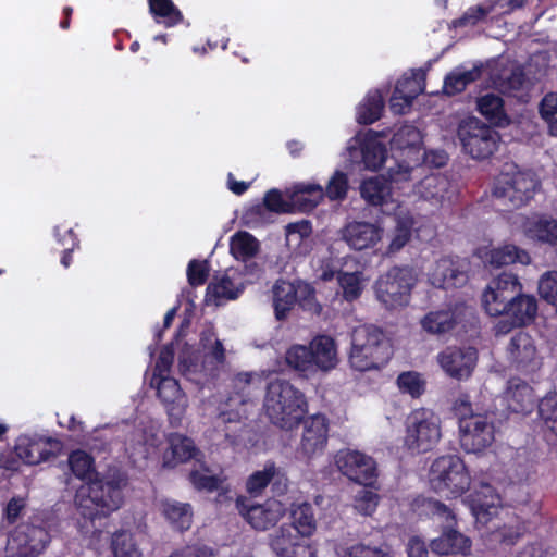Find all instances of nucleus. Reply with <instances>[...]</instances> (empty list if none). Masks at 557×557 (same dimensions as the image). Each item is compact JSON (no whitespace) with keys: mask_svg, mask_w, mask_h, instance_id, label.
<instances>
[{"mask_svg":"<svg viewBox=\"0 0 557 557\" xmlns=\"http://www.w3.org/2000/svg\"><path fill=\"white\" fill-rule=\"evenodd\" d=\"M264 410L274 425L292 430L300 423L307 412L306 397L289 382L274 380L267 388Z\"/></svg>","mask_w":557,"mask_h":557,"instance_id":"nucleus-1","label":"nucleus"},{"mask_svg":"<svg viewBox=\"0 0 557 557\" xmlns=\"http://www.w3.org/2000/svg\"><path fill=\"white\" fill-rule=\"evenodd\" d=\"M124 486L122 476L95 479L77 490L75 505L81 515L88 519L107 516L121 507Z\"/></svg>","mask_w":557,"mask_h":557,"instance_id":"nucleus-2","label":"nucleus"},{"mask_svg":"<svg viewBox=\"0 0 557 557\" xmlns=\"http://www.w3.org/2000/svg\"><path fill=\"white\" fill-rule=\"evenodd\" d=\"M431 488L446 498L460 497L471 485V478L463 460L457 455L437 457L429 471Z\"/></svg>","mask_w":557,"mask_h":557,"instance_id":"nucleus-3","label":"nucleus"},{"mask_svg":"<svg viewBox=\"0 0 557 557\" xmlns=\"http://www.w3.org/2000/svg\"><path fill=\"white\" fill-rule=\"evenodd\" d=\"M442 438L440 417L431 409L412 410L405 421L404 447L412 455L431 451Z\"/></svg>","mask_w":557,"mask_h":557,"instance_id":"nucleus-4","label":"nucleus"},{"mask_svg":"<svg viewBox=\"0 0 557 557\" xmlns=\"http://www.w3.org/2000/svg\"><path fill=\"white\" fill-rule=\"evenodd\" d=\"M539 186V180L533 173L509 165L497 176L493 196L504 205L519 208L533 198Z\"/></svg>","mask_w":557,"mask_h":557,"instance_id":"nucleus-5","label":"nucleus"},{"mask_svg":"<svg viewBox=\"0 0 557 557\" xmlns=\"http://www.w3.org/2000/svg\"><path fill=\"white\" fill-rule=\"evenodd\" d=\"M50 540L44 518L35 515L27 522L18 524L10 534L7 550L11 556L33 557L41 554Z\"/></svg>","mask_w":557,"mask_h":557,"instance_id":"nucleus-6","label":"nucleus"},{"mask_svg":"<svg viewBox=\"0 0 557 557\" xmlns=\"http://www.w3.org/2000/svg\"><path fill=\"white\" fill-rule=\"evenodd\" d=\"M462 149L473 159L491 157L498 147L499 134L476 117L460 122L457 131Z\"/></svg>","mask_w":557,"mask_h":557,"instance_id":"nucleus-7","label":"nucleus"},{"mask_svg":"<svg viewBox=\"0 0 557 557\" xmlns=\"http://www.w3.org/2000/svg\"><path fill=\"white\" fill-rule=\"evenodd\" d=\"M382 332L373 326L356 327L351 335V351L349 361L358 371L377 369L381 358Z\"/></svg>","mask_w":557,"mask_h":557,"instance_id":"nucleus-8","label":"nucleus"},{"mask_svg":"<svg viewBox=\"0 0 557 557\" xmlns=\"http://www.w3.org/2000/svg\"><path fill=\"white\" fill-rule=\"evenodd\" d=\"M428 508L432 515L437 516L447 523V528L443 533L437 539L432 540L430 544L432 552L438 555H469L471 540L450 528L456 520L451 510L438 500H429Z\"/></svg>","mask_w":557,"mask_h":557,"instance_id":"nucleus-9","label":"nucleus"},{"mask_svg":"<svg viewBox=\"0 0 557 557\" xmlns=\"http://www.w3.org/2000/svg\"><path fill=\"white\" fill-rule=\"evenodd\" d=\"M523 285L517 274L503 272L492 278L482 292L481 301L485 312L491 317H500L509 306L515 294L521 292Z\"/></svg>","mask_w":557,"mask_h":557,"instance_id":"nucleus-10","label":"nucleus"},{"mask_svg":"<svg viewBox=\"0 0 557 557\" xmlns=\"http://www.w3.org/2000/svg\"><path fill=\"white\" fill-rule=\"evenodd\" d=\"M460 445L467 453L478 454L494 442L495 428L491 413L465 417L459 422Z\"/></svg>","mask_w":557,"mask_h":557,"instance_id":"nucleus-11","label":"nucleus"},{"mask_svg":"<svg viewBox=\"0 0 557 557\" xmlns=\"http://www.w3.org/2000/svg\"><path fill=\"white\" fill-rule=\"evenodd\" d=\"M349 159L363 164L364 169L376 171L383 163V134L369 129L358 134L348 145Z\"/></svg>","mask_w":557,"mask_h":557,"instance_id":"nucleus-12","label":"nucleus"},{"mask_svg":"<svg viewBox=\"0 0 557 557\" xmlns=\"http://www.w3.org/2000/svg\"><path fill=\"white\" fill-rule=\"evenodd\" d=\"M335 465L341 473L362 485H371L377 478V468L373 458L358 450L338 451Z\"/></svg>","mask_w":557,"mask_h":557,"instance_id":"nucleus-13","label":"nucleus"},{"mask_svg":"<svg viewBox=\"0 0 557 557\" xmlns=\"http://www.w3.org/2000/svg\"><path fill=\"white\" fill-rule=\"evenodd\" d=\"M512 226L534 244L557 248V220L550 216L519 214L515 216Z\"/></svg>","mask_w":557,"mask_h":557,"instance_id":"nucleus-14","label":"nucleus"},{"mask_svg":"<svg viewBox=\"0 0 557 557\" xmlns=\"http://www.w3.org/2000/svg\"><path fill=\"white\" fill-rule=\"evenodd\" d=\"M237 509L244 519L256 530H268L285 515L286 506L271 498L263 504H248L237 500Z\"/></svg>","mask_w":557,"mask_h":557,"instance_id":"nucleus-15","label":"nucleus"},{"mask_svg":"<svg viewBox=\"0 0 557 557\" xmlns=\"http://www.w3.org/2000/svg\"><path fill=\"white\" fill-rule=\"evenodd\" d=\"M478 361V351L472 347H447L437 355L441 369L450 377L466 380L471 376Z\"/></svg>","mask_w":557,"mask_h":557,"instance_id":"nucleus-16","label":"nucleus"},{"mask_svg":"<svg viewBox=\"0 0 557 557\" xmlns=\"http://www.w3.org/2000/svg\"><path fill=\"white\" fill-rule=\"evenodd\" d=\"M428 276L431 285L445 289L461 287L468 282L465 262L447 256L435 260Z\"/></svg>","mask_w":557,"mask_h":557,"instance_id":"nucleus-17","label":"nucleus"},{"mask_svg":"<svg viewBox=\"0 0 557 557\" xmlns=\"http://www.w3.org/2000/svg\"><path fill=\"white\" fill-rule=\"evenodd\" d=\"M270 546L276 557H315L309 540L287 525H282L271 535Z\"/></svg>","mask_w":557,"mask_h":557,"instance_id":"nucleus-18","label":"nucleus"},{"mask_svg":"<svg viewBox=\"0 0 557 557\" xmlns=\"http://www.w3.org/2000/svg\"><path fill=\"white\" fill-rule=\"evenodd\" d=\"M150 384L157 389L158 397L166 407L171 421L180 423L188 407V400L178 382L171 376H162L151 377Z\"/></svg>","mask_w":557,"mask_h":557,"instance_id":"nucleus-19","label":"nucleus"},{"mask_svg":"<svg viewBox=\"0 0 557 557\" xmlns=\"http://www.w3.org/2000/svg\"><path fill=\"white\" fill-rule=\"evenodd\" d=\"M508 356L511 363L524 372H533L542 366L534 339L525 332H519L511 338Z\"/></svg>","mask_w":557,"mask_h":557,"instance_id":"nucleus-20","label":"nucleus"},{"mask_svg":"<svg viewBox=\"0 0 557 557\" xmlns=\"http://www.w3.org/2000/svg\"><path fill=\"white\" fill-rule=\"evenodd\" d=\"M329 423L324 416L314 414L304 422L299 453L307 458L321 455L327 443Z\"/></svg>","mask_w":557,"mask_h":557,"instance_id":"nucleus-21","label":"nucleus"},{"mask_svg":"<svg viewBox=\"0 0 557 557\" xmlns=\"http://www.w3.org/2000/svg\"><path fill=\"white\" fill-rule=\"evenodd\" d=\"M473 318V309L463 304L454 308L432 311L421 321L424 331L432 334H441L450 331L455 325Z\"/></svg>","mask_w":557,"mask_h":557,"instance_id":"nucleus-22","label":"nucleus"},{"mask_svg":"<svg viewBox=\"0 0 557 557\" xmlns=\"http://www.w3.org/2000/svg\"><path fill=\"white\" fill-rule=\"evenodd\" d=\"M417 282V275L410 268H394L387 273L385 295L389 297L391 306L403 307L408 304L410 290ZM388 302L385 299V305Z\"/></svg>","mask_w":557,"mask_h":557,"instance_id":"nucleus-23","label":"nucleus"},{"mask_svg":"<svg viewBox=\"0 0 557 557\" xmlns=\"http://www.w3.org/2000/svg\"><path fill=\"white\" fill-rule=\"evenodd\" d=\"M475 255L483 263L493 268H500L512 263L529 265L532 262L530 253L513 244H505L499 247H479Z\"/></svg>","mask_w":557,"mask_h":557,"instance_id":"nucleus-24","label":"nucleus"},{"mask_svg":"<svg viewBox=\"0 0 557 557\" xmlns=\"http://www.w3.org/2000/svg\"><path fill=\"white\" fill-rule=\"evenodd\" d=\"M311 294L312 289L308 284L278 281L273 287V305L276 319L283 320L301 296H310Z\"/></svg>","mask_w":557,"mask_h":557,"instance_id":"nucleus-25","label":"nucleus"},{"mask_svg":"<svg viewBox=\"0 0 557 557\" xmlns=\"http://www.w3.org/2000/svg\"><path fill=\"white\" fill-rule=\"evenodd\" d=\"M499 497L490 484H482L481 491L467 496L463 503L469 506L478 523L487 524L498 515Z\"/></svg>","mask_w":557,"mask_h":557,"instance_id":"nucleus-26","label":"nucleus"},{"mask_svg":"<svg viewBox=\"0 0 557 557\" xmlns=\"http://www.w3.org/2000/svg\"><path fill=\"white\" fill-rule=\"evenodd\" d=\"M503 399L509 411L521 414L532 412L536 403L533 388L520 379L508 381Z\"/></svg>","mask_w":557,"mask_h":557,"instance_id":"nucleus-27","label":"nucleus"},{"mask_svg":"<svg viewBox=\"0 0 557 557\" xmlns=\"http://www.w3.org/2000/svg\"><path fill=\"white\" fill-rule=\"evenodd\" d=\"M169 447L163 453V466L174 468L178 463L197 458L199 450L194 441L183 434L173 433L168 438Z\"/></svg>","mask_w":557,"mask_h":557,"instance_id":"nucleus-28","label":"nucleus"},{"mask_svg":"<svg viewBox=\"0 0 557 557\" xmlns=\"http://www.w3.org/2000/svg\"><path fill=\"white\" fill-rule=\"evenodd\" d=\"M342 237L347 245L356 250L372 247L381 239L380 228L371 223L352 222L342 231Z\"/></svg>","mask_w":557,"mask_h":557,"instance_id":"nucleus-29","label":"nucleus"},{"mask_svg":"<svg viewBox=\"0 0 557 557\" xmlns=\"http://www.w3.org/2000/svg\"><path fill=\"white\" fill-rule=\"evenodd\" d=\"M524 2L525 0H487L482 4L469 8L462 17L454 22V26L475 25L487 14L494 12L496 7L502 9V13L508 14L516 9L522 8Z\"/></svg>","mask_w":557,"mask_h":557,"instance_id":"nucleus-30","label":"nucleus"},{"mask_svg":"<svg viewBox=\"0 0 557 557\" xmlns=\"http://www.w3.org/2000/svg\"><path fill=\"white\" fill-rule=\"evenodd\" d=\"M537 300L535 296L518 292L503 315L511 319L517 326H527L531 324L537 315Z\"/></svg>","mask_w":557,"mask_h":557,"instance_id":"nucleus-31","label":"nucleus"},{"mask_svg":"<svg viewBox=\"0 0 557 557\" xmlns=\"http://www.w3.org/2000/svg\"><path fill=\"white\" fill-rule=\"evenodd\" d=\"M50 445V440L20 436L15 445V455L26 465H38L52 455Z\"/></svg>","mask_w":557,"mask_h":557,"instance_id":"nucleus-32","label":"nucleus"},{"mask_svg":"<svg viewBox=\"0 0 557 557\" xmlns=\"http://www.w3.org/2000/svg\"><path fill=\"white\" fill-rule=\"evenodd\" d=\"M419 193L422 198L438 206L450 203L456 196L450 182L443 175L426 176L420 183Z\"/></svg>","mask_w":557,"mask_h":557,"instance_id":"nucleus-33","label":"nucleus"},{"mask_svg":"<svg viewBox=\"0 0 557 557\" xmlns=\"http://www.w3.org/2000/svg\"><path fill=\"white\" fill-rule=\"evenodd\" d=\"M311 352L314 372H327L337 364V351L334 341L325 335L318 336L311 342Z\"/></svg>","mask_w":557,"mask_h":557,"instance_id":"nucleus-34","label":"nucleus"},{"mask_svg":"<svg viewBox=\"0 0 557 557\" xmlns=\"http://www.w3.org/2000/svg\"><path fill=\"white\" fill-rule=\"evenodd\" d=\"M391 145L392 148L408 150V153L412 154L411 160L414 164L421 162L422 135L416 126L409 124L400 126L394 134Z\"/></svg>","mask_w":557,"mask_h":557,"instance_id":"nucleus-35","label":"nucleus"},{"mask_svg":"<svg viewBox=\"0 0 557 557\" xmlns=\"http://www.w3.org/2000/svg\"><path fill=\"white\" fill-rule=\"evenodd\" d=\"M159 507L162 516L174 529L184 531L190 528L193 511L189 504L174 499H163L160 502Z\"/></svg>","mask_w":557,"mask_h":557,"instance_id":"nucleus-36","label":"nucleus"},{"mask_svg":"<svg viewBox=\"0 0 557 557\" xmlns=\"http://www.w3.org/2000/svg\"><path fill=\"white\" fill-rule=\"evenodd\" d=\"M476 109L490 123L504 127L509 124L503 99L494 94H486L476 100Z\"/></svg>","mask_w":557,"mask_h":557,"instance_id":"nucleus-37","label":"nucleus"},{"mask_svg":"<svg viewBox=\"0 0 557 557\" xmlns=\"http://www.w3.org/2000/svg\"><path fill=\"white\" fill-rule=\"evenodd\" d=\"M396 207L398 211L391 216V220L395 224V228L388 246V250L391 252L398 251L408 243L413 225L412 216L410 215L409 211L399 205Z\"/></svg>","mask_w":557,"mask_h":557,"instance_id":"nucleus-38","label":"nucleus"},{"mask_svg":"<svg viewBox=\"0 0 557 557\" xmlns=\"http://www.w3.org/2000/svg\"><path fill=\"white\" fill-rule=\"evenodd\" d=\"M293 531L309 539L317 530V520L313 507L309 503L295 505L290 511Z\"/></svg>","mask_w":557,"mask_h":557,"instance_id":"nucleus-39","label":"nucleus"},{"mask_svg":"<svg viewBox=\"0 0 557 557\" xmlns=\"http://www.w3.org/2000/svg\"><path fill=\"white\" fill-rule=\"evenodd\" d=\"M242 287L236 284L228 274H224L214 280L207 287V301L220 305L224 300H231L238 297Z\"/></svg>","mask_w":557,"mask_h":557,"instance_id":"nucleus-40","label":"nucleus"},{"mask_svg":"<svg viewBox=\"0 0 557 557\" xmlns=\"http://www.w3.org/2000/svg\"><path fill=\"white\" fill-rule=\"evenodd\" d=\"M324 190L318 184L299 183L296 184L290 193L293 205L299 206L302 210L314 208L323 198Z\"/></svg>","mask_w":557,"mask_h":557,"instance_id":"nucleus-41","label":"nucleus"},{"mask_svg":"<svg viewBox=\"0 0 557 557\" xmlns=\"http://www.w3.org/2000/svg\"><path fill=\"white\" fill-rule=\"evenodd\" d=\"M481 70L478 66L472 69L458 67L449 73L444 81V91L447 95H456L467 87L471 82L480 77Z\"/></svg>","mask_w":557,"mask_h":557,"instance_id":"nucleus-42","label":"nucleus"},{"mask_svg":"<svg viewBox=\"0 0 557 557\" xmlns=\"http://www.w3.org/2000/svg\"><path fill=\"white\" fill-rule=\"evenodd\" d=\"M286 363L294 370L310 375L315 373L313 368L311 343L309 346L293 345L285 354Z\"/></svg>","mask_w":557,"mask_h":557,"instance_id":"nucleus-43","label":"nucleus"},{"mask_svg":"<svg viewBox=\"0 0 557 557\" xmlns=\"http://www.w3.org/2000/svg\"><path fill=\"white\" fill-rule=\"evenodd\" d=\"M425 76L426 72L424 69H411L404 73V75L397 81L395 87H400L407 99L414 100L420 94L425 90Z\"/></svg>","mask_w":557,"mask_h":557,"instance_id":"nucleus-44","label":"nucleus"},{"mask_svg":"<svg viewBox=\"0 0 557 557\" xmlns=\"http://www.w3.org/2000/svg\"><path fill=\"white\" fill-rule=\"evenodd\" d=\"M383 108V96L381 90L371 91L364 101L357 109V122L359 124H371L381 117Z\"/></svg>","mask_w":557,"mask_h":557,"instance_id":"nucleus-45","label":"nucleus"},{"mask_svg":"<svg viewBox=\"0 0 557 557\" xmlns=\"http://www.w3.org/2000/svg\"><path fill=\"white\" fill-rule=\"evenodd\" d=\"M230 250L236 259L246 261L258 253L259 242L247 232H238L231 238Z\"/></svg>","mask_w":557,"mask_h":557,"instance_id":"nucleus-46","label":"nucleus"},{"mask_svg":"<svg viewBox=\"0 0 557 557\" xmlns=\"http://www.w3.org/2000/svg\"><path fill=\"white\" fill-rule=\"evenodd\" d=\"M149 10L156 21L166 27L174 26L183 20L181 11L171 0H149Z\"/></svg>","mask_w":557,"mask_h":557,"instance_id":"nucleus-47","label":"nucleus"},{"mask_svg":"<svg viewBox=\"0 0 557 557\" xmlns=\"http://www.w3.org/2000/svg\"><path fill=\"white\" fill-rule=\"evenodd\" d=\"M111 546L114 557H143L134 535L127 531L115 532Z\"/></svg>","mask_w":557,"mask_h":557,"instance_id":"nucleus-48","label":"nucleus"},{"mask_svg":"<svg viewBox=\"0 0 557 557\" xmlns=\"http://www.w3.org/2000/svg\"><path fill=\"white\" fill-rule=\"evenodd\" d=\"M277 475V468L273 462L265 463L262 470L250 474L246 481V490L251 495H259Z\"/></svg>","mask_w":557,"mask_h":557,"instance_id":"nucleus-49","label":"nucleus"},{"mask_svg":"<svg viewBox=\"0 0 557 557\" xmlns=\"http://www.w3.org/2000/svg\"><path fill=\"white\" fill-rule=\"evenodd\" d=\"M69 465L78 479L94 481V460L87 453L83 450L73 451L69 457Z\"/></svg>","mask_w":557,"mask_h":557,"instance_id":"nucleus-50","label":"nucleus"},{"mask_svg":"<svg viewBox=\"0 0 557 557\" xmlns=\"http://www.w3.org/2000/svg\"><path fill=\"white\" fill-rule=\"evenodd\" d=\"M537 294L544 301L553 306L557 313V270L546 271L540 276Z\"/></svg>","mask_w":557,"mask_h":557,"instance_id":"nucleus-51","label":"nucleus"},{"mask_svg":"<svg viewBox=\"0 0 557 557\" xmlns=\"http://www.w3.org/2000/svg\"><path fill=\"white\" fill-rule=\"evenodd\" d=\"M539 413L546 428L557 437V393L549 394L541 399Z\"/></svg>","mask_w":557,"mask_h":557,"instance_id":"nucleus-52","label":"nucleus"},{"mask_svg":"<svg viewBox=\"0 0 557 557\" xmlns=\"http://www.w3.org/2000/svg\"><path fill=\"white\" fill-rule=\"evenodd\" d=\"M360 194L363 200L370 206H381L383 203V180L381 176H374L364 180L360 185Z\"/></svg>","mask_w":557,"mask_h":557,"instance_id":"nucleus-53","label":"nucleus"},{"mask_svg":"<svg viewBox=\"0 0 557 557\" xmlns=\"http://www.w3.org/2000/svg\"><path fill=\"white\" fill-rule=\"evenodd\" d=\"M540 112L548 123L550 135L557 136V92L547 94L543 98Z\"/></svg>","mask_w":557,"mask_h":557,"instance_id":"nucleus-54","label":"nucleus"},{"mask_svg":"<svg viewBox=\"0 0 557 557\" xmlns=\"http://www.w3.org/2000/svg\"><path fill=\"white\" fill-rule=\"evenodd\" d=\"M398 387L401 392L418 397L424 389V382L417 372H404L397 379Z\"/></svg>","mask_w":557,"mask_h":557,"instance_id":"nucleus-55","label":"nucleus"},{"mask_svg":"<svg viewBox=\"0 0 557 557\" xmlns=\"http://www.w3.org/2000/svg\"><path fill=\"white\" fill-rule=\"evenodd\" d=\"M338 284L343 289V295L347 300H354L361 293L360 277L357 273H341L337 276Z\"/></svg>","mask_w":557,"mask_h":557,"instance_id":"nucleus-56","label":"nucleus"},{"mask_svg":"<svg viewBox=\"0 0 557 557\" xmlns=\"http://www.w3.org/2000/svg\"><path fill=\"white\" fill-rule=\"evenodd\" d=\"M348 190V178L347 175L341 171H336L331 177L325 195L331 200L344 199Z\"/></svg>","mask_w":557,"mask_h":557,"instance_id":"nucleus-57","label":"nucleus"},{"mask_svg":"<svg viewBox=\"0 0 557 557\" xmlns=\"http://www.w3.org/2000/svg\"><path fill=\"white\" fill-rule=\"evenodd\" d=\"M412 166L409 164H398L397 169L391 168L388 177L385 176V190L389 189L392 193L394 188L403 189L400 184H405L410 178V171Z\"/></svg>","mask_w":557,"mask_h":557,"instance_id":"nucleus-58","label":"nucleus"},{"mask_svg":"<svg viewBox=\"0 0 557 557\" xmlns=\"http://www.w3.org/2000/svg\"><path fill=\"white\" fill-rule=\"evenodd\" d=\"M524 531L525 527L523 524L515 523L497 528V530L492 533V536L494 540H497L505 545H512Z\"/></svg>","mask_w":557,"mask_h":557,"instance_id":"nucleus-59","label":"nucleus"},{"mask_svg":"<svg viewBox=\"0 0 557 557\" xmlns=\"http://www.w3.org/2000/svg\"><path fill=\"white\" fill-rule=\"evenodd\" d=\"M26 507V500L23 497H12L5 505L2 513V523L11 525L17 521Z\"/></svg>","mask_w":557,"mask_h":557,"instance_id":"nucleus-60","label":"nucleus"},{"mask_svg":"<svg viewBox=\"0 0 557 557\" xmlns=\"http://www.w3.org/2000/svg\"><path fill=\"white\" fill-rule=\"evenodd\" d=\"M209 275V265L206 261L191 260L187 267V277L191 286L205 284Z\"/></svg>","mask_w":557,"mask_h":557,"instance_id":"nucleus-61","label":"nucleus"},{"mask_svg":"<svg viewBox=\"0 0 557 557\" xmlns=\"http://www.w3.org/2000/svg\"><path fill=\"white\" fill-rule=\"evenodd\" d=\"M174 360V352L171 348L165 347L160 351L157 360L152 377L170 376V370Z\"/></svg>","mask_w":557,"mask_h":557,"instance_id":"nucleus-62","label":"nucleus"},{"mask_svg":"<svg viewBox=\"0 0 557 557\" xmlns=\"http://www.w3.org/2000/svg\"><path fill=\"white\" fill-rule=\"evenodd\" d=\"M213 550L206 545H188L176 549L169 557H213Z\"/></svg>","mask_w":557,"mask_h":557,"instance_id":"nucleus-63","label":"nucleus"},{"mask_svg":"<svg viewBox=\"0 0 557 557\" xmlns=\"http://www.w3.org/2000/svg\"><path fill=\"white\" fill-rule=\"evenodd\" d=\"M343 557H383L382 552L376 547L357 544L348 547Z\"/></svg>","mask_w":557,"mask_h":557,"instance_id":"nucleus-64","label":"nucleus"}]
</instances>
